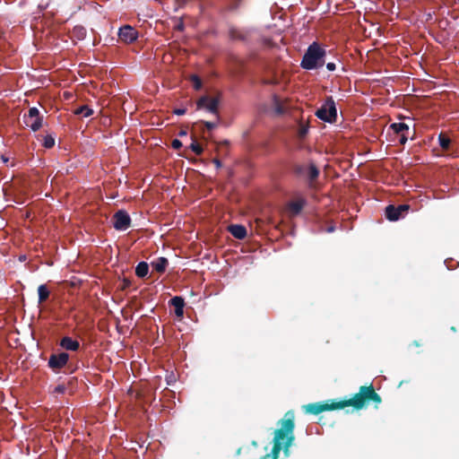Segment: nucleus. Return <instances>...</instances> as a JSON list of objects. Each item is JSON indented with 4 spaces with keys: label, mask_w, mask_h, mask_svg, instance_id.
Here are the masks:
<instances>
[{
    "label": "nucleus",
    "mask_w": 459,
    "mask_h": 459,
    "mask_svg": "<svg viewBox=\"0 0 459 459\" xmlns=\"http://www.w3.org/2000/svg\"><path fill=\"white\" fill-rule=\"evenodd\" d=\"M3 160H4V162H7V161H8V159H7V158L3 157Z\"/></svg>",
    "instance_id": "obj_42"
},
{
    "label": "nucleus",
    "mask_w": 459,
    "mask_h": 459,
    "mask_svg": "<svg viewBox=\"0 0 459 459\" xmlns=\"http://www.w3.org/2000/svg\"><path fill=\"white\" fill-rule=\"evenodd\" d=\"M72 37L82 40L86 37V30L82 25H76L72 30Z\"/></svg>",
    "instance_id": "obj_20"
},
{
    "label": "nucleus",
    "mask_w": 459,
    "mask_h": 459,
    "mask_svg": "<svg viewBox=\"0 0 459 459\" xmlns=\"http://www.w3.org/2000/svg\"><path fill=\"white\" fill-rule=\"evenodd\" d=\"M308 127L309 126H308L307 124H303V123L299 124V128H298V132H297L298 137L299 139H303V138L306 137V135L308 133Z\"/></svg>",
    "instance_id": "obj_23"
},
{
    "label": "nucleus",
    "mask_w": 459,
    "mask_h": 459,
    "mask_svg": "<svg viewBox=\"0 0 459 459\" xmlns=\"http://www.w3.org/2000/svg\"><path fill=\"white\" fill-rule=\"evenodd\" d=\"M179 134L180 136L186 135V131L182 130V131H180V132H179V134Z\"/></svg>",
    "instance_id": "obj_38"
},
{
    "label": "nucleus",
    "mask_w": 459,
    "mask_h": 459,
    "mask_svg": "<svg viewBox=\"0 0 459 459\" xmlns=\"http://www.w3.org/2000/svg\"><path fill=\"white\" fill-rule=\"evenodd\" d=\"M69 354L66 352H60L58 354L53 353L48 359V365L52 370L57 371L67 364Z\"/></svg>",
    "instance_id": "obj_10"
},
{
    "label": "nucleus",
    "mask_w": 459,
    "mask_h": 459,
    "mask_svg": "<svg viewBox=\"0 0 459 459\" xmlns=\"http://www.w3.org/2000/svg\"><path fill=\"white\" fill-rule=\"evenodd\" d=\"M130 285H131V281L129 280H127V279H124L121 289L122 290H126Z\"/></svg>",
    "instance_id": "obj_33"
},
{
    "label": "nucleus",
    "mask_w": 459,
    "mask_h": 459,
    "mask_svg": "<svg viewBox=\"0 0 459 459\" xmlns=\"http://www.w3.org/2000/svg\"><path fill=\"white\" fill-rule=\"evenodd\" d=\"M171 146L175 150H178L182 147V143L178 139H174L171 143Z\"/></svg>",
    "instance_id": "obj_30"
},
{
    "label": "nucleus",
    "mask_w": 459,
    "mask_h": 459,
    "mask_svg": "<svg viewBox=\"0 0 459 459\" xmlns=\"http://www.w3.org/2000/svg\"><path fill=\"white\" fill-rule=\"evenodd\" d=\"M152 267L159 273H163L169 265V261L165 257H158L151 263Z\"/></svg>",
    "instance_id": "obj_17"
},
{
    "label": "nucleus",
    "mask_w": 459,
    "mask_h": 459,
    "mask_svg": "<svg viewBox=\"0 0 459 459\" xmlns=\"http://www.w3.org/2000/svg\"><path fill=\"white\" fill-rule=\"evenodd\" d=\"M409 209V204H400L398 206L389 204L385 207V217L391 221H398Z\"/></svg>",
    "instance_id": "obj_9"
},
{
    "label": "nucleus",
    "mask_w": 459,
    "mask_h": 459,
    "mask_svg": "<svg viewBox=\"0 0 459 459\" xmlns=\"http://www.w3.org/2000/svg\"><path fill=\"white\" fill-rule=\"evenodd\" d=\"M220 121H218L216 119L215 122H210V121H200L201 124H203L206 128L207 130L211 131V130H213L214 128L217 127L218 124H219Z\"/></svg>",
    "instance_id": "obj_29"
},
{
    "label": "nucleus",
    "mask_w": 459,
    "mask_h": 459,
    "mask_svg": "<svg viewBox=\"0 0 459 459\" xmlns=\"http://www.w3.org/2000/svg\"><path fill=\"white\" fill-rule=\"evenodd\" d=\"M316 116L328 123H333L337 118V109L332 96L327 97L322 106L316 111Z\"/></svg>",
    "instance_id": "obj_5"
},
{
    "label": "nucleus",
    "mask_w": 459,
    "mask_h": 459,
    "mask_svg": "<svg viewBox=\"0 0 459 459\" xmlns=\"http://www.w3.org/2000/svg\"><path fill=\"white\" fill-rule=\"evenodd\" d=\"M413 344H414L415 346H420V343L418 341H414V342H413Z\"/></svg>",
    "instance_id": "obj_40"
},
{
    "label": "nucleus",
    "mask_w": 459,
    "mask_h": 459,
    "mask_svg": "<svg viewBox=\"0 0 459 459\" xmlns=\"http://www.w3.org/2000/svg\"><path fill=\"white\" fill-rule=\"evenodd\" d=\"M25 126L30 127L33 132H37L42 126L43 117L39 114V110L36 107L30 108L28 113L22 117Z\"/></svg>",
    "instance_id": "obj_7"
},
{
    "label": "nucleus",
    "mask_w": 459,
    "mask_h": 459,
    "mask_svg": "<svg viewBox=\"0 0 459 459\" xmlns=\"http://www.w3.org/2000/svg\"><path fill=\"white\" fill-rule=\"evenodd\" d=\"M66 390V387L64 385H58L55 387L54 392L56 394H64Z\"/></svg>",
    "instance_id": "obj_31"
},
{
    "label": "nucleus",
    "mask_w": 459,
    "mask_h": 459,
    "mask_svg": "<svg viewBox=\"0 0 459 459\" xmlns=\"http://www.w3.org/2000/svg\"><path fill=\"white\" fill-rule=\"evenodd\" d=\"M325 50L318 43L313 42L308 46L300 63V66L306 70H313L325 64Z\"/></svg>",
    "instance_id": "obj_3"
},
{
    "label": "nucleus",
    "mask_w": 459,
    "mask_h": 459,
    "mask_svg": "<svg viewBox=\"0 0 459 459\" xmlns=\"http://www.w3.org/2000/svg\"><path fill=\"white\" fill-rule=\"evenodd\" d=\"M169 303L175 308V315L178 317H182L184 315V307H185L184 299L180 296H175L169 300Z\"/></svg>",
    "instance_id": "obj_14"
},
{
    "label": "nucleus",
    "mask_w": 459,
    "mask_h": 459,
    "mask_svg": "<svg viewBox=\"0 0 459 459\" xmlns=\"http://www.w3.org/2000/svg\"><path fill=\"white\" fill-rule=\"evenodd\" d=\"M333 230V227H330V228L328 229V231H329V232H332Z\"/></svg>",
    "instance_id": "obj_41"
},
{
    "label": "nucleus",
    "mask_w": 459,
    "mask_h": 459,
    "mask_svg": "<svg viewBox=\"0 0 459 459\" xmlns=\"http://www.w3.org/2000/svg\"><path fill=\"white\" fill-rule=\"evenodd\" d=\"M190 148L196 155H201L203 153V148L196 141H193L190 144Z\"/></svg>",
    "instance_id": "obj_28"
},
{
    "label": "nucleus",
    "mask_w": 459,
    "mask_h": 459,
    "mask_svg": "<svg viewBox=\"0 0 459 459\" xmlns=\"http://www.w3.org/2000/svg\"><path fill=\"white\" fill-rule=\"evenodd\" d=\"M293 171L296 176L306 178L308 186L311 188L315 186V182L320 173L318 168L313 162L309 164H296L293 167Z\"/></svg>",
    "instance_id": "obj_4"
},
{
    "label": "nucleus",
    "mask_w": 459,
    "mask_h": 459,
    "mask_svg": "<svg viewBox=\"0 0 459 459\" xmlns=\"http://www.w3.org/2000/svg\"><path fill=\"white\" fill-rule=\"evenodd\" d=\"M326 68H327V70H329V71H334V70H335V68H336V65H335V64H334V63L330 62V63H327V64H326Z\"/></svg>",
    "instance_id": "obj_34"
},
{
    "label": "nucleus",
    "mask_w": 459,
    "mask_h": 459,
    "mask_svg": "<svg viewBox=\"0 0 459 459\" xmlns=\"http://www.w3.org/2000/svg\"><path fill=\"white\" fill-rule=\"evenodd\" d=\"M219 103V98H212L208 95H204L196 101V108L197 109H205L213 114L217 120L220 121Z\"/></svg>",
    "instance_id": "obj_6"
},
{
    "label": "nucleus",
    "mask_w": 459,
    "mask_h": 459,
    "mask_svg": "<svg viewBox=\"0 0 459 459\" xmlns=\"http://www.w3.org/2000/svg\"><path fill=\"white\" fill-rule=\"evenodd\" d=\"M75 115H82L84 117H88L93 114V110L88 106H81L74 110Z\"/></svg>",
    "instance_id": "obj_21"
},
{
    "label": "nucleus",
    "mask_w": 459,
    "mask_h": 459,
    "mask_svg": "<svg viewBox=\"0 0 459 459\" xmlns=\"http://www.w3.org/2000/svg\"><path fill=\"white\" fill-rule=\"evenodd\" d=\"M294 420V412L289 411L284 414V418L279 420L280 428L274 431L273 446L271 452L273 459H278L281 449H283L285 455H289V448L295 439Z\"/></svg>",
    "instance_id": "obj_2"
},
{
    "label": "nucleus",
    "mask_w": 459,
    "mask_h": 459,
    "mask_svg": "<svg viewBox=\"0 0 459 459\" xmlns=\"http://www.w3.org/2000/svg\"><path fill=\"white\" fill-rule=\"evenodd\" d=\"M191 82H193L194 89L199 91L202 89L203 82L200 77L196 74H193L190 77Z\"/></svg>",
    "instance_id": "obj_26"
},
{
    "label": "nucleus",
    "mask_w": 459,
    "mask_h": 459,
    "mask_svg": "<svg viewBox=\"0 0 459 459\" xmlns=\"http://www.w3.org/2000/svg\"><path fill=\"white\" fill-rule=\"evenodd\" d=\"M43 146L47 149H50L55 145V137L52 134H47L43 139Z\"/></svg>",
    "instance_id": "obj_25"
},
{
    "label": "nucleus",
    "mask_w": 459,
    "mask_h": 459,
    "mask_svg": "<svg viewBox=\"0 0 459 459\" xmlns=\"http://www.w3.org/2000/svg\"><path fill=\"white\" fill-rule=\"evenodd\" d=\"M60 346L66 351H75L80 348V343L69 336H65L60 341Z\"/></svg>",
    "instance_id": "obj_16"
},
{
    "label": "nucleus",
    "mask_w": 459,
    "mask_h": 459,
    "mask_svg": "<svg viewBox=\"0 0 459 459\" xmlns=\"http://www.w3.org/2000/svg\"><path fill=\"white\" fill-rule=\"evenodd\" d=\"M229 37L233 41L248 42L250 31L245 29L231 27L229 30Z\"/></svg>",
    "instance_id": "obj_12"
},
{
    "label": "nucleus",
    "mask_w": 459,
    "mask_h": 459,
    "mask_svg": "<svg viewBox=\"0 0 459 459\" xmlns=\"http://www.w3.org/2000/svg\"><path fill=\"white\" fill-rule=\"evenodd\" d=\"M113 226L117 230H126L130 227L131 218L129 214L124 211H117L112 218Z\"/></svg>",
    "instance_id": "obj_8"
},
{
    "label": "nucleus",
    "mask_w": 459,
    "mask_h": 459,
    "mask_svg": "<svg viewBox=\"0 0 459 459\" xmlns=\"http://www.w3.org/2000/svg\"><path fill=\"white\" fill-rule=\"evenodd\" d=\"M263 83H264V84H270V83H273V82H272V81H270V80H264V81H263Z\"/></svg>",
    "instance_id": "obj_39"
},
{
    "label": "nucleus",
    "mask_w": 459,
    "mask_h": 459,
    "mask_svg": "<svg viewBox=\"0 0 459 459\" xmlns=\"http://www.w3.org/2000/svg\"><path fill=\"white\" fill-rule=\"evenodd\" d=\"M369 403H373L375 408H378L379 404L382 403L381 396L376 392L372 384L369 385H361L359 392L350 399L307 403L302 406V410L305 413L313 415H317L326 411L344 409L348 406H351L354 410L359 411Z\"/></svg>",
    "instance_id": "obj_1"
},
{
    "label": "nucleus",
    "mask_w": 459,
    "mask_h": 459,
    "mask_svg": "<svg viewBox=\"0 0 459 459\" xmlns=\"http://www.w3.org/2000/svg\"><path fill=\"white\" fill-rule=\"evenodd\" d=\"M212 162L215 164L217 169H220L222 166V163L219 159H213Z\"/></svg>",
    "instance_id": "obj_36"
},
{
    "label": "nucleus",
    "mask_w": 459,
    "mask_h": 459,
    "mask_svg": "<svg viewBox=\"0 0 459 459\" xmlns=\"http://www.w3.org/2000/svg\"><path fill=\"white\" fill-rule=\"evenodd\" d=\"M273 103L274 106L275 112L279 115H281L284 113V108L282 105L281 104V101L279 98L276 95L273 96Z\"/></svg>",
    "instance_id": "obj_24"
},
{
    "label": "nucleus",
    "mask_w": 459,
    "mask_h": 459,
    "mask_svg": "<svg viewBox=\"0 0 459 459\" xmlns=\"http://www.w3.org/2000/svg\"><path fill=\"white\" fill-rule=\"evenodd\" d=\"M38 294H39V303L41 304V303L45 302L49 298L50 292L45 284H41L38 288Z\"/></svg>",
    "instance_id": "obj_19"
},
{
    "label": "nucleus",
    "mask_w": 459,
    "mask_h": 459,
    "mask_svg": "<svg viewBox=\"0 0 459 459\" xmlns=\"http://www.w3.org/2000/svg\"><path fill=\"white\" fill-rule=\"evenodd\" d=\"M390 128L396 134H400L403 131H408L409 130V126L407 124L405 123H393L391 126H390Z\"/></svg>",
    "instance_id": "obj_22"
},
{
    "label": "nucleus",
    "mask_w": 459,
    "mask_h": 459,
    "mask_svg": "<svg viewBox=\"0 0 459 459\" xmlns=\"http://www.w3.org/2000/svg\"><path fill=\"white\" fill-rule=\"evenodd\" d=\"M305 205L306 200L304 198H299L296 201L290 202L287 204V210L290 216H297L301 212Z\"/></svg>",
    "instance_id": "obj_13"
},
{
    "label": "nucleus",
    "mask_w": 459,
    "mask_h": 459,
    "mask_svg": "<svg viewBox=\"0 0 459 459\" xmlns=\"http://www.w3.org/2000/svg\"><path fill=\"white\" fill-rule=\"evenodd\" d=\"M439 145L442 149L447 150L450 146V139L443 134H440L438 137Z\"/></svg>",
    "instance_id": "obj_27"
},
{
    "label": "nucleus",
    "mask_w": 459,
    "mask_h": 459,
    "mask_svg": "<svg viewBox=\"0 0 459 459\" xmlns=\"http://www.w3.org/2000/svg\"><path fill=\"white\" fill-rule=\"evenodd\" d=\"M185 26H184V22H179L176 26H175V30H179V31H182L184 30Z\"/></svg>",
    "instance_id": "obj_35"
},
{
    "label": "nucleus",
    "mask_w": 459,
    "mask_h": 459,
    "mask_svg": "<svg viewBox=\"0 0 459 459\" xmlns=\"http://www.w3.org/2000/svg\"><path fill=\"white\" fill-rule=\"evenodd\" d=\"M149 273V265L146 262H140L135 267V274L139 278L145 277Z\"/></svg>",
    "instance_id": "obj_18"
},
{
    "label": "nucleus",
    "mask_w": 459,
    "mask_h": 459,
    "mask_svg": "<svg viewBox=\"0 0 459 459\" xmlns=\"http://www.w3.org/2000/svg\"><path fill=\"white\" fill-rule=\"evenodd\" d=\"M228 230L238 239H244L247 237V229L243 225L231 224L228 227Z\"/></svg>",
    "instance_id": "obj_15"
},
{
    "label": "nucleus",
    "mask_w": 459,
    "mask_h": 459,
    "mask_svg": "<svg viewBox=\"0 0 459 459\" xmlns=\"http://www.w3.org/2000/svg\"><path fill=\"white\" fill-rule=\"evenodd\" d=\"M408 138L404 134H403L400 138V143L404 144L407 142Z\"/></svg>",
    "instance_id": "obj_37"
},
{
    "label": "nucleus",
    "mask_w": 459,
    "mask_h": 459,
    "mask_svg": "<svg viewBox=\"0 0 459 459\" xmlns=\"http://www.w3.org/2000/svg\"><path fill=\"white\" fill-rule=\"evenodd\" d=\"M186 112V108H176L173 113L178 115V116H182V115H185Z\"/></svg>",
    "instance_id": "obj_32"
},
{
    "label": "nucleus",
    "mask_w": 459,
    "mask_h": 459,
    "mask_svg": "<svg viewBox=\"0 0 459 459\" xmlns=\"http://www.w3.org/2000/svg\"><path fill=\"white\" fill-rule=\"evenodd\" d=\"M138 38L137 30L130 25H125L118 30V39L125 44H131Z\"/></svg>",
    "instance_id": "obj_11"
}]
</instances>
